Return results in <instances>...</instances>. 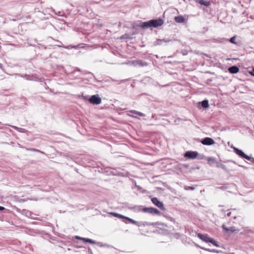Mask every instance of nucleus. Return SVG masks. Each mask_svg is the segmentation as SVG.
Listing matches in <instances>:
<instances>
[{"label": "nucleus", "mask_w": 254, "mask_h": 254, "mask_svg": "<svg viewBox=\"0 0 254 254\" xmlns=\"http://www.w3.org/2000/svg\"><path fill=\"white\" fill-rule=\"evenodd\" d=\"M151 201L155 205H156L162 210H165L166 209L163 202L159 201L157 197L152 198Z\"/></svg>", "instance_id": "4"}, {"label": "nucleus", "mask_w": 254, "mask_h": 254, "mask_svg": "<svg viewBox=\"0 0 254 254\" xmlns=\"http://www.w3.org/2000/svg\"><path fill=\"white\" fill-rule=\"evenodd\" d=\"M198 155L197 151H187L185 154L184 157L191 159L196 158Z\"/></svg>", "instance_id": "5"}, {"label": "nucleus", "mask_w": 254, "mask_h": 254, "mask_svg": "<svg viewBox=\"0 0 254 254\" xmlns=\"http://www.w3.org/2000/svg\"><path fill=\"white\" fill-rule=\"evenodd\" d=\"M102 99L98 95H92L89 99V102L94 105H98L101 103Z\"/></svg>", "instance_id": "3"}, {"label": "nucleus", "mask_w": 254, "mask_h": 254, "mask_svg": "<svg viewBox=\"0 0 254 254\" xmlns=\"http://www.w3.org/2000/svg\"><path fill=\"white\" fill-rule=\"evenodd\" d=\"M231 212H228L227 214V216L228 217H229L231 216Z\"/></svg>", "instance_id": "30"}, {"label": "nucleus", "mask_w": 254, "mask_h": 254, "mask_svg": "<svg viewBox=\"0 0 254 254\" xmlns=\"http://www.w3.org/2000/svg\"><path fill=\"white\" fill-rule=\"evenodd\" d=\"M209 252H212V251L210 250L209 249H206Z\"/></svg>", "instance_id": "32"}, {"label": "nucleus", "mask_w": 254, "mask_h": 254, "mask_svg": "<svg viewBox=\"0 0 254 254\" xmlns=\"http://www.w3.org/2000/svg\"><path fill=\"white\" fill-rule=\"evenodd\" d=\"M140 211L144 213H147L153 215H160L161 213L156 208L153 207H144Z\"/></svg>", "instance_id": "2"}, {"label": "nucleus", "mask_w": 254, "mask_h": 254, "mask_svg": "<svg viewBox=\"0 0 254 254\" xmlns=\"http://www.w3.org/2000/svg\"><path fill=\"white\" fill-rule=\"evenodd\" d=\"M184 189L186 190H193L195 189V188L192 186H185Z\"/></svg>", "instance_id": "23"}, {"label": "nucleus", "mask_w": 254, "mask_h": 254, "mask_svg": "<svg viewBox=\"0 0 254 254\" xmlns=\"http://www.w3.org/2000/svg\"><path fill=\"white\" fill-rule=\"evenodd\" d=\"M235 40H236V37L235 36L232 37L229 41L231 43H233V44H235L236 42H235Z\"/></svg>", "instance_id": "25"}, {"label": "nucleus", "mask_w": 254, "mask_h": 254, "mask_svg": "<svg viewBox=\"0 0 254 254\" xmlns=\"http://www.w3.org/2000/svg\"><path fill=\"white\" fill-rule=\"evenodd\" d=\"M114 215L116 216V217H118L119 218H124V219H125L127 220V217L124 216H123L122 215L114 213Z\"/></svg>", "instance_id": "22"}, {"label": "nucleus", "mask_w": 254, "mask_h": 254, "mask_svg": "<svg viewBox=\"0 0 254 254\" xmlns=\"http://www.w3.org/2000/svg\"><path fill=\"white\" fill-rule=\"evenodd\" d=\"M196 1L200 5H203L205 6H209L211 5V2L206 0H196Z\"/></svg>", "instance_id": "11"}, {"label": "nucleus", "mask_w": 254, "mask_h": 254, "mask_svg": "<svg viewBox=\"0 0 254 254\" xmlns=\"http://www.w3.org/2000/svg\"><path fill=\"white\" fill-rule=\"evenodd\" d=\"M228 71L231 73H237L239 72V68L238 66L234 65L228 68Z\"/></svg>", "instance_id": "10"}, {"label": "nucleus", "mask_w": 254, "mask_h": 254, "mask_svg": "<svg viewBox=\"0 0 254 254\" xmlns=\"http://www.w3.org/2000/svg\"><path fill=\"white\" fill-rule=\"evenodd\" d=\"M201 143L205 145H211L215 143L214 140L210 137H205L202 139Z\"/></svg>", "instance_id": "7"}, {"label": "nucleus", "mask_w": 254, "mask_h": 254, "mask_svg": "<svg viewBox=\"0 0 254 254\" xmlns=\"http://www.w3.org/2000/svg\"><path fill=\"white\" fill-rule=\"evenodd\" d=\"M75 238L76 239L79 240H82V239H83L82 237H80L78 236H75Z\"/></svg>", "instance_id": "27"}, {"label": "nucleus", "mask_w": 254, "mask_h": 254, "mask_svg": "<svg viewBox=\"0 0 254 254\" xmlns=\"http://www.w3.org/2000/svg\"><path fill=\"white\" fill-rule=\"evenodd\" d=\"M128 222H131L134 224L136 225L137 226L139 227L141 226V224L136 221L133 220V219L129 218L128 217Z\"/></svg>", "instance_id": "19"}, {"label": "nucleus", "mask_w": 254, "mask_h": 254, "mask_svg": "<svg viewBox=\"0 0 254 254\" xmlns=\"http://www.w3.org/2000/svg\"><path fill=\"white\" fill-rule=\"evenodd\" d=\"M82 241H83L84 242L88 243L90 244H94L95 243V242L94 241H93L91 239H87V238H83V239H82Z\"/></svg>", "instance_id": "20"}, {"label": "nucleus", "mask_w": 254, "mask_h": 254, "mask_svg": "<svg viewBox=\"0 0 254 254\" xmlns=\"http://www.w3.org/2000/svg\"><path fill=\"white\" fill-rule=\"evenodd\" d=\"M233 149L234 152L241 157L245 158L246 159H248L250 158V156L246 155L244 152H243L242 150L235 147H233Z\"/></svg>", "instance_id": "6"}, {"label": "nucleus", "mask_w": 254, "mask_h": 254, "mask_svg": "<svg viewBox=\"0 0 254 254\" xmlns=\"http://www.w3.org/2000/svg\"><path fill=\"white\" fill-rule=\"evenodd\" d=\"M163 20L161 18H158L142 22L139 26L143 29H146L151 27L157 28L163 25Z\"/></svg>", "instance_id": "1"}, {"label": "nucleus", "mask_w": 254, "mask_h": 254, "mask_svg": "<svg viewBox=\"0 0 254 254\" xmlns=\"http://www.w3.org/2000/svg\"><path fill=\"white\" fill-rule=\"evenodd\" d=\"M222 229L227 232H234L236 231L234 227H230L229 228L227 227L225 225H223L222 226Z\"/></svg>", "instance_id": "12"}, {"label": "nucleus", "mask_w": 254, "mask_h": 254, "mask_svg": "<svg viewBox=\"0 0 254 254\" xmlns=\"http://www.w3.org/2000/svg\"><path fill=\"white\" fill-rule=\"evenodd\" d=\"M251 75H252L253 76H254V70H253V71H251Z\"/></svg>", "instance_id": "29"}, {"label": "nucleus", "mask_w": 254, "mask_h": 254, "mask_svg": "<svg viewBox=\"0 0 254 254\" xmlns=\"http://www.w3.org/2000/svg\"><path fill=\"white\" fill-rule=\"evenodd\" d=\"M132 64H133L135 66H145L148 65L147 63L145 62L141 61V60H134L133 61L131 62V63Z\"/></svg>", "instance_id": "8"}, {"label": "nucleus", "mask_w": 254, "mask_h": 254, "mask_svg": "<svg viewBox=\"0 0 254 254\" xmlns=\"http://www.w3.org/2000/svg\"><path fill=\"white\" fill-rule=\"evenodd\" d=\"M207 161L209 162L210 164L216 162V159L213 157H208L206 159Z\"/></svg>", "instance_id": "16"}, {"label": "nucleus", "mask_w": 254, "mask_h": 254, "mask_svg": "<svg viewBox=\"0 0 254 254\" xmlns=\"http://www.w3.org/2000/svg\"><path fill=\"white\" fill-rule=\"evenodd\" d=\"M201 106L204 108H207L208 107V106H209L208 101L207 100H203L201 102Z\"/></svg>", "instance_id": "21"}, {"label": "nucleus", "mask_w": 254, "mask_h": 254, "mask_svg": "<svg viewBox=\"0 0 254 254\" xmlns=\"http://www.w3.org/2000/svg\"><path fill=\"white\" fill-rule=\"evenodd\" d=\"M248 160L250 161L251 162L254 163V158L253 157H251L250 156V158L247 159Z\"/></svg>", "instance_id": "26"}, {"label": "nucleus", "mask_w": 254, "mask_h": 254, "mask_svg": "<svg viewBox=\"0 0 254 254\" xmlns=\"http://www.w3.org/2000/svg\"><path fill=\"white\" fill-rule=\"evenodd\" d=\"M4 209H5L4 207L0 206V211H2Z\"/></svg>", "instance_id": "28"}, {"label": "nucleus", "mask_w": 254, "mask_h": 254, "mask_svg": "<svg viewBox=\"0 0 254 254\" xmlns=\"http://www.w3.org/2000/svg\"><path fill=\"white\" fill-rule=\"evenodd\" d=\"M130 113H134L135 115H138L140 117H144L145 115L141 112H137L134 110H131L129 111Z\"/></svg>", "instance_id": "18"}, {"label": "nucleus", "mask_w": 254, "mask_h": 254, "mask_svg": "<svg viewBox=\"0 0 254 254\" xmlns=\"http://www.w3.org/2000/svg\"><path fill=\"white\" fill-rule=\"evenodd\" d=\"M217 167L221 168L224 171H225V172H226L227 173H229L230 171H232V169H230L226 166H225V165H224L223 164H220L219 165H217Z\"/></svg>", "instance_id": "14"}, {"label": "nucleus", "mask_w": 254, "mask_h": 254, "mask_svg": "<svg viewBox=\"0 0 254 254\" xmlns=\"http://www.w3.org/2000/svg\"><path fill=\"white\" fill-rule=\"evenodd\" d=\"M130 113H134L135 115H138L140 117H144L145 115L141 112H137L134 110H131L129 111Z\"/></svg>", "instance_id": "17"}, {"label": "nucleus", "mask_w": 254, "mask_h": 254, "mask_svg": "<svg viewBox=\"0 0 254 254\" xmlns=\"http://www.w3.org/2000/svg\"><path fill=\"white\" fill-rule=\"evenodd\" d=\"M175 20L177 23H183L185 22V19L183 16L180 15L176 16L175 17Z\"/></svg>", "instance_id": "13"}, {"label": "nucleus", "mask_w": 254, "mask_h": 254, "mask_svg": "<svg viewBox=\"0 0 254 254\" xmlns=\"http://www.w3.org/2000/svg\"><path fill=\"white\" fill-rule=\"evenodd\" d=\"M79 47V46H74L73 48H75V49H76L77 48Z\"/></svg>", "instance_id": "31"}, {"label": "nucleus", "mask_w": 254, "mask_h": 254, "mask_svg": "<svg viewBox=\"0 0 254 254\" xmlns=\"http://www.w3.org/2000/svg\"><path fill=\"white\" fill-rule=\"evenodd\" d=\"M197 237L206 243L211 242V238L208 237L206 235H204L201 233L197 234Z\"/></svg>", "instance_id": "9"}, {"label": "nucleus", "mask_w": 254, "mask_h": 254, "mask_svg": "<svg viewBox=\"0 0 254 254\" xmlns=\"http://www.w3.org/2000/svg\"><path fill=\"white\" fill-rule=\"evenodd\" d=\"M172 41L171 40H165V39H158L157 40L156 45H161L163 42L164 43H168Z\"/></svg>", "instance_id": "15"}, {"label": "nucleus", "mask_w": 254, "mask_h": 254, "mask_svg": "<svg viewBox=\"0 0 254 254\" xmlns=\"http://www.w3.org/2000/svg\"><path fill=\"white\" fill-rule=\"evenodd\" d=\"M211 242H210L211 244H212L214 246L217 247H219V245L217 244V243L216 242H215L213 239H211Z\"/></svg>", "instance_id": "24"}]
</instances>
